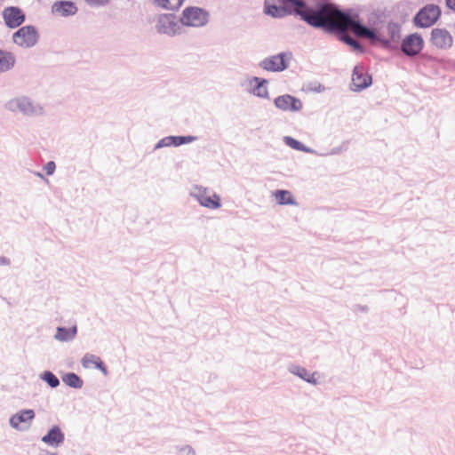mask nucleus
Masks as SVG:
<instances>
[{
  "mask_svg": "<svg viewBox=\"0 0 455 455\" xmlns=\"http://www.w3.org/2000/svg\"><path fill=\"white\" fill-rule=\"evenodd\" d=\"M282 3L283 5L291 4L294 7V13L312 27L340 32L350 28L359 37L370 39L376 37L371 30L352 20L349 16L341 12L333 4H321L317 9L313 10L307 7L302 0H282Z\"/></svg>",
  "mask_w": 455,
  "mask_h": 455,
  "instance_id": "1",
  "label": "nucleus"
},
{
  "mask_svg": "<svg viewBox=\"0 0 455 455\" xmlns=\"http://www.w3.org/2000/svg\"><path fill=\"white\" fill-rule=\"evenodd\" d=\"M156 28L159 33L175 36L182 33L180 20L173 14H161L156 17Z\"/></svg>",
  "mask_w": 455,
  "mask_h": 455,
  "instance_id": "2",
  "label": "nucleus"
},
{
  "mask_svg": "<svg viewBox=\"0 0 455 455\" xmlns=\"http://www.w3.org/2000/svg\"><path fill=\"white\" fill-rule=\"evenodd\" d=\"M208 21V13L199 7L186 8L180 18V23L188 27H202Z\"/></svg>",
  "mask_w": 455,
  "mask_h": 455,
  "instance_id": "3",
  "label": "nucleus"
},
{
  "mask_svg": "<svg viewBox=\"0 0 455 455\" xmlns=\"http://www.w3.org/2000/svg\"><path fill=\"white\" fill-rule=\"evenodd\" d=\"M440 14L441 10L437 5L428 4L417 13L414 18V22L418 27L428 28L437 21Z\"/></svg>",
  "mask_w": 455,
  "mask_h": 455,
  "instance_id": "4",
  "label": "nucleus"
},
{
  "mask_svg": "<svg viewBox=\"0 0 455 455\" xmlns=\"http://www.w3.org/2000/svg\"><path fill=\"white\" fill-rule=\"evenodd\" d=\"M38 39V35L35 28L25 26L20 28L13 35L14 43L24 48L34 46Z\"/></svg>",
  "mask_w": 455,
  "mask_h": 455,
  "instance_id": "5",
  "label": "nucleus"
},
{
  "mask_svg": "<svg viewBox=\"0 0 455 455\" xmlns=\"http://www.w3.org/2000/svg\"><path fill=\"white\" fill-rule=\"evenodd\" d=\"M260 66L267 71H282L287 68V54L279 53L265 59Z\"/></svg>",
  "mask_w": 455,
  "mask_h": 455,
  "instance_id": "6",
  "label": "nucleus"
},
{
  "mask_svg": "<svg viewBox=\"0 0 455 455\" xmlns=\"http://www.w3.org/2000/svg\"><path fill=\"white\" fill-rule=\"evenodd\" d=\"M371 84V77L363 67L356 66L352 74V86L355 91H361Z\"/></svg>",
  "mask_w": 455,
  "mask_h": 455,
  "instance_id": "7",
  "label": "nucleus"
},
{
  "mask_svg": "<svg viewBox=\"0 0 455 455\" xmlns=\"http://www.w3.org/2000/svg\"><path fill=\"white\" fill-rule=\"evenodd\" d=\"M423 47V39L419 35L413 34L407 36L402 44L403 52L407 55L418 54Z\"/></svg>",
  "mask_w": 455,
  "mask_h": 455,
  "instance_id": "8",
  "label": "nucleus"
},
{
  "mask_svg": "<svg viewBox=\"0 0 455 455\" xmlns=\"http://www.w3.org/2000/svg\"><path fill=\"white\" fill-rule=\"evenodd\" d=\"M275 105L283 111H298L302 108L299 100L288 94L277 97L275 100Z\"/></svg>",
  "mask_w": 455,
  "mask_h": 455,
  "instance_id": "9",
  "label": "nucleus"
},
{
  "mask_svg": "<svg viewBox=\"0 0 455 455\" xmlns=\"http://www.w3.org/2000/svg\"><path fill=\"white\" fill-rule=\"evenodd\" d=\"M432 44L441 49L449 48L452 45V37L451 34L442 28H435L431 33Z\"/></svg>",
  "mask_w": 455,
  "mask_h": 455,
  "instance_id": "10",
  "label": "nucleus"
},
{
  "mask_svg": "<svg viewBox=\"0 0 455 455\" xmlns=\"http://www.w3.org/2000/svg\"><path fill=\"white\" fill-rule=\"evenodd\" d=\"M3 16L9 28L19 27L25 20L22 11L17 7H8L4 9Z\"/></svg>",
  "mask_w": 455,
  "mask_h": 455,
  "instance_id": "11",
  "label": "nucleus"
},
{
  "mask_svg": "<svg viewBox=\"0 0 455 455\" xmlns=\"http://www.w3.org/2000/svg\"><path fill=\"white\" fill-rule=\"evenodd\" d=\"M35 418L33 410H23L12 415L10 419V424L13 428L23 429L22 425H29Z\"/></svg>",
  "mask_w": 455,
  "mask_h": 455,
  "instance_id": "12",
  "label": "nucleus"
},
{
  "mask_svg": "<svg viewBox=\"0 0 455 455\" xmlns=\"http://www.w3.org/2000/svg\"><path fill=\"white\" fill-rule=\"evenodd\" d=\"M264 12L274 18H282L294 12L293 10H287L285 5L283 7L275 5L273 0H265Z\"/></svg>",
  "mask_w": 455,
  "mask_h": 455,
  "instance_id": "13",
  "label": "nucleus"
},
{
  "mask_svg": "<svg viewBox=\"0 0 455 455\" xmlns=\"http://www.w3.org/2000/svg\"><path fill=\"white\" fill-rule=\"evenodd\" d=\"M197 199L201 205L210 208L217 209L220 207V198L216 194H208L204 191L197 196Z\"/></svg>",
  "mask_w": 455,
  "mask_h": 455,
  "instance_id": "14",
  "label": "nucleus"
},
{
  "mask_svg": "<svg viewBox=\"0 0 455 455\" xmlns=\"http://www.w3.org/2000/svg\"><path fill=\"white\" fill-rule=\"evenodd\" d=\"M82 364L84 368L87 369H99L105 375L108 373L107 368L105 367L101 359L94 355H85L82 359Z\"/></svg>",
  "mask_w": 455,
  "mask_h": 455,
  "instance_id": "15",
  "label": "nucleus"
},
{
  "mask_svg": "<svg viewBox=\"0 0 455 455\" xmlns=\"http://www.w3.org/2000/svg\"><path fill=\"white\" fill-rule=\"evenodd\" d=\"M64 440V435L60 429L57 427H52L46 435L42 438V441L49 445H59Z\"/></svg>",
  "mask_w": 455,
  "mask_h": 455,
  "instance_id": "16",
  "label": "nucleus"
},
{
  "mask_svg": "<svg viewBox=\"0 0 455 455\" xmlns=\"http://www.w3.org/2000/svg\"><path fill=\"white\" fill-rule=\"evenodd\" d=\"M52 10L55 13L64 16L74 14L76 11V7L72 2L61 1L55 3L52 6Z\"/></svg>",
  "mask_w": 455,
  "mask_h": 455,
  "instance_id": "17",
  "label": "nucleus"
},
{
  "mask_svg": "<svg viewBox=\"0 0 455 455\" xmlns=\"http://www.w3.org/2000/svg\"><path fill=\"white\" fill-rule=\"evenodd\" d=\"M15 63V58L10 52L0 50V73L10 70Z\"/></svg>",
  "mask_w": 455,
  "mask_h": 455,
  "instance_id": "18",
  "label": "nucleus"
},
{
  "mask_svg": "<svg viewBox=\"0 0 455 455\" xmlns=\"http://www.w3.org/2000/svg\"><path fill=\"white\" fill-rule=\"evenodd\" d=\"M274 197L275 198L276 202L281 204H291L295 205L296 201L291 195V193L288 190H276L273 194Z\"/></svg>",
  "mask_w": 455,
  "mask_h": 455,
  "instance_id": "19",
  "label": "nucleus"
},
{
  "mask_svg": "<svg viewBox=\"0 0 455 455\" xmlns=\"http://www.w3.org/2000/svg\"><path fill=\"white\" fill-rule=\"evenodd\" d=\"M76 334V328L72 327L69 329H66L63 327H59L57 329V332L55 338L60 341H67L73 339Z\"/></svg>",
  "mask_w": 455,
  "mask_h": 455,
  "instance_id": "20",
  "label": "nucleus"
},
{
  "mask_svg": "<svg viewBox=\"0 0 455 455\" xmlns=\"http://www.w3.org/2000/svg\"><path fill=\"white\" fill-rule=\"evenodd\" d=\"M294 373L309 383H313V384L317 383V373L316 372H310L304 368H298L297 371H294Z\"/></svg>",
  "mask_w": 455,
  "mask_h": 455,
  "instance_id": "21",
  "label": "nucleus"
},
{
  "mask_svg": "<svg viewBox=\"0 0 455 455\" xmlns=\"http://www.w3.org/2000/svg\"><path fill=\"white\" fill-rule=\"evenodd\" d=\"M63 382L69 387L79 388L83 385V381L75 373H68L63 377Z\"/></svg>",
  "mask_w": 455,
  "mask_h": 455,
  "instance_id": "22",
  "label": "nucleus"
},
{
  "mask_svg": "<svg viewBox=\"0 0 455 455\" xmlns=\"http://www.w3.org/2000/svg\"><path fill=\"white\" fill-rule=\"evenodd\" d=\"M255 81L258 83V84L253 90L254 94H256L259 97H267L268 92L267 87L265 86L266 80L259 81V78H255Z\"/></svg>",
  "mask_w": 455,
  "mask_h": 455,
  "instance_id": "23",
  "label": "nucleus"
},
{
  "mask_svg": "<svg viewBox=\"0 0 455 455\" xmlns=\"http://www.w3.org/2000/svg\"><path fill=\"white\" fill-rule=\"evenodd\" d=\"M194 140L191 136H172V146H180L182 144L189 143Z\"/></svg>",
  "mask_w": 455,
  "mask_h": 455,
  "instance_id": "24",
  "label": "nucleus"
},
{
  "mask_svg": "<svg viewBox=\"0 0 455 455\" xmlns=\"http://www.w3.org/2000/svg\"><path fill=\"white\" fill-rule=\"evenodd\" d=\"M44 379L52 387H56L59 384H60V381L58 379V378L52 372L50 371H46L44 375Z\"/></svg>",
  "mask_w": 455,
  "mask_h": 455,
  "instance_id": "25",
  "label": "nucleus"
},
{
  "mask_svg": "<svg viewBox=\"0 0 455 455\" xmlns=\"http://www.w3.org/2000/svg\"><path fill=\"white\" fill-rule=\"evenodd\" d=\"M341 39L347 43V44L351 45L355 50L361 51L360 44L357 41L351 38L349 36L343 34L341 36Z\"/></svg>",
  "mask_w": 455,
  "mask_h": 455,
  "instance_id": "26",
  "label": "nucleus"
},
{
  "mask_svg": "<svg viewBox=\"0 0 455 455\" xmlns=\"http://www.w3.org/2000/svg\"><path fill=\"white\" fill-rule=\"evenodd\" d=\"M285 141H286L287 145H289L292 148L299 149V150L303 149L301 144L298 140H296L291 137H286Z\"/></svg>",
  "mask_w": 455,
  "mask_h": 455,
  "instance_id": "27",
  "label": "nucleus"
},
{
  "mask_svg": "<svg viewBox=\"0 0 455 455\" xmlns=\"http://www.w3.org/2000/svg\"><path fill=\"white\" fill-rule=\"evenodd\" d=\"M170 146H172V136L164 138L157 144V148L170 147Z\"/></svg>",
  "mask_w": 455,
  "mask_h": 455,
  "instance_id": "28",
  "label": "nucleus"
},
{
  "mask_svg": "<svg viewBox=\"0 0 455 455\" xmlns=\"http://www.w3.org/2000/svg\"><path fill=\"white\" fill-rule=\"evenodd\" d=\"M56 165L52 161L48 162L44 166V171L47 175H52L55 171Z\"/></svg>",
  "mask_w": 455,
  "mask_h": 455,
  "instance_id": "29",
  "label": "nucleus"
},
{
  "mask_svg": "<svg viewBox=\"0 0 455 455\" xmlns=\"http://www.w3.org/2000/svg\"><path fill=\"white\" fill-rule=\"evenodd\" d=\"M88 4L94 6L104 5L108 3V0H87Z\"/></svg>",
  "mask_w": 455,
  "mask_h": 455,
  "instance_id": "30",
  "label": "nucleus"
},
{
  "mask_svg": "<svg viewBox=\"0 0 455 455\" xmlns=\"http://www.w3.org/2000/svg\"><path fill=\"white\" fill-rule=\"evenodd\" d=\"M446 4L450 9L455 11V0H446Z\"/></svg>",
  "mask_w": 455,
  "mask_h": 455,
  "instance_id": "31",
  "label": "nucleus"
},
{
  "mask_svg": "<svg viewBox=\"0 0 455 455\" xmlns=\"http://www.w3.org/2000/svg\"><path fill=\"white\" fill-rule=\"evenodd\" d=\"M184 0H179V5H181L183 4Z\"/></svg>",
  "mask_w": 455,
  "mask_h": 455,
  "instance_id": "32",
  "label": "nucleus"
}]
</instances>
